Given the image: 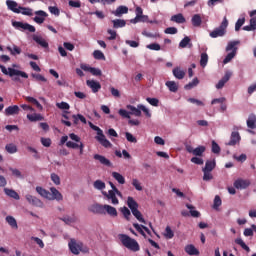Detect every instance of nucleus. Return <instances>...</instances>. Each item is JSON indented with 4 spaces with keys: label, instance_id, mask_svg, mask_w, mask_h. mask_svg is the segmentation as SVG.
Returning <instances> with one entry per match:
<instances>
[{
    "label": "nucleus",
    "instance_id": "nucleus-1",
    "mask_svg": "<svg viewBox=\"0 0 256 256\" xmlns=\"http://www.w3.org/2000/svg\"><path fill=\"white\" fill-rule=\"evenodd\" d=\"M118 239L121 241L122 245L126 247V249H129L130 251H133L134 253H137V251H140L141 247L139 246V242L137 240L127 236V234H119Z\"/></svg>",
    "mask_w": 256,
    "mask_h": 256
},
{
    "label": "nucleus",
    "instance_id": "nucleus-60",
    "mask_svg": "<svg viewBox=\"0 0 256 256\" xmlns=\"http://www.w3.org/2000/svg\"><path fill=\"white\" fill-rule=\"evenodd\" d=\"M93 57H94V59L101 60V59H105V54H103V52H101V50H95L93 52Z\"/></svg>",
    "mask_w": 256,
    "mask_h": 256
},
{
    "label": "nucleus",
    "instance_id": "nucleus-57",
    "mask_svg": "<svg viewBox=\"0 0 256 256\" xmlns=\"http://www.w3.org/2000/svg\"><path fill=\"white\" fill-rule=\"evenodd\" d=\"M243 25H245V18H239L235 24V31H240Z\"/></svg>",
    "mask_w": 256,
    "mask_h": 256
},
{
    "label": "nucleus",
    "instance_id": "nucleus-46",
    "mask_svg": "<svg viewBox=\"0 0 256 256\" xmlns=\"http://www.w3.org/2000/svg\"><path fill=\"white\" fill-rule=\"evenodd\" d=\"M235 243H236V245H240V247H242L244 249V251H247V253H249V251H251V249L249 248V246H247V244H245L243 239L237 238V239H235Z\"/></svg>",
    "mask_w": 256,
    "mask_h": 256
},
{
    "label": "nucleus",
    "instance_id": "nucleus-6",
    "mask_svg": "<svg viewBox=\"0 0 256 256\" xmlns=\"http://www.w3.org/2000/svg\"><path fill=\"white\" fill-rule=\"evenodd\" d=\"M205 146H198L197 148H193L191 145H186V151L188 153H192L195 157H203L205 153Z\"/></svg>",
    "mask_w": 256,
    "mask_h": 256
},
{
    "label": "nucleus",
    "instance_id": "nucleus-2",
    "mask_svg": "<svg viewBox=\"0 0 256 256\" xmlns=\"http://www.w3.org/2000/svg\"><path fill=\"white\" fill-rule=\"evenodd\" d=\"M68 247L73 255H79L81 252L87 253V251H89V249L87 248V246H85V244H83V242L77 241L75 239H70Z\"/></svg>",
    "mask_w": 256,
    "mask_h": 256
},
{
    "label": "nucleus",
    "instance_id": "nucleus-24",
    "mask_svg": "<svg viewBox=\"0 0 256 256\" xmlns=\"http://www.w3.org/2000/svg\"><path fill=\"white\" fill-rule=\"evenodd\" d=\"M4 193L5 195H7L8 197H11V199H15L16 201H19L21 199V197L19 196V193H17L15 190L13 189H9V188H4Z\"/></svg>",
    "mask_w": 256,
    "mask_h": 256
},
{
    "label": "nucleus",
    "instance_id": "nucleus-21",
    "mask_svg": "<svg viewBox=\"0 0 256 256\" xmlns=\"http://www.w3.org/2000/svg\"><path fill=\"white\" fill-rule=\"evenodd\" d=\"M6 5L10 11H13V13H21V10L19 9V4H17V2L13 0H7Z\"/></svg>",
    "mask_w": 256,
    "mask_h": 256
},
{
    "label": "nucleus",
    "instance_id": "nucleus-40",
    "mask_svg": "<svg viewBox=\"0 0 256 256\" xmlns=\"http://www.w3.org/2000/svg\"><path fill=\"white\" fill-rule=\"evenodd\" d=\"M235 55H237V48H234V50L226 55V57L223 60V63L226 65V63H229L232 59L235 58Z\"/></svg>",
    "mask_w": 256,
    "mask_h": 256
},
{
    "label": "nucleus",
    "instance_id": "nucleus-33",
    "mask_svg": "<svg viewBox=\"0 0 256 256\" xmlns=\"http://www.w3.org/2000/svg\"><path fill=\"white\" fill-rule=\"evenodd\" d=\"M25 100L28 102V103H32V105H35L37 107V109H43V105H41V103L38 102L37 99H35L34 97H31V96H26L25 97Z\"/></svg>",
    "mask_w": 256,
    "mask_h": 256
},
{
    "label": "nucleus",
    "instance_id": "nucleus-54",
    "mask_svg": "<svg viewBox=\"0 0 256 256\" xmlns=\"http://www.w3.org/2000/svg\"><path fill=\"white\" fill-rule=\"evenodd\" d=\"M8 51H10L11 55H21V48L14 45L13 48L7 47Z\"/></svg>",
    "mask_w": 256,
    "mask_h": 256
},
{
    "label": "nucleus",
    "instance_id": "nucleus-42",
    "mask_svg": "<svg viewBox=\"0 0 256 256\" xmlns=\"http://www.w3.org/2000/svg\"><path fill=\"white\" fill-rule=\"evenodd\" d=\"M114 29H119L121 27H125L127 25V22L125 20L116 19L112 21Z\"/></svg>",
    "mask_w": 256,
    "mask_h": 256
},
{
    "label": "nucleus",
    "instance_id": "nucleus-45",
    "mask_svg": "<svg viewBox=\"0 0 256 256\" xmlns=\"http://www.w3.org/2000/svg\"><path fill=\"white\" fill-rule=\"evenodd\" d=\"M164 237L165 239H173V237H175V233L173 232L170 226H167L165 228Z\"/></svg>",
    "mask_w": 256,
    "mask_h": 256
},
{
    "label": "nucleus",
    "instance_id": "nucleus-48",
    "mask_svg": "<svg viewBox=\"0 0 256 256\" xmlns=\"http://www.w3.org/2000/svg\"><path fill=\"white\" fill-rule=\"evenodd\" d=\"M5 149H6L7 153H10L11 155H13V153H17V145H15L13 143L7 144L5 146Z\"/></svg>",
    "mask_w": 256,
    "mask_h": 256
},
{
    "label": "nucleus",
    "instance_id": "nucleus-39",
    "mask_svg": "<svg viewBox=\"0 0 256 256\" xmlns=\"http://www.w3.org/2000/svg\"><path fill=\"white\" fill-rule=\"evenodd\" d=\"M112 177L120 184L125 185V177L121 175L119 172H112Z\"/></svg>",
    "mask_w": 256,
    "mask_h": 256
},
{
    "label": "nucleus",
    "instance_id": "nucleus-7",
    "mask_svg": "<svg viewBox=\"0 0 256 256\" xmlns=\"http://www.w3.org/2000/svg\"><path fill=\"white\" fill-rule=\"evenodd\" d=\"M80 68L83 71H88L94 77H101V75H103V72L101 71V69L95 68V67H91L88 64H80Z\"/></svg>",
    "mask_w": 256,
    "mask_h": 256
},
{
    "label": "nucleus",
    "instance_id": "nucleus-19",
    "mask_svg": "<svg viewBox=\"0 0 256 256\" xmlns=\"http://www.w3.org/2000/svg\"><path fill=\"white\" fill-rule=\"evenodd\" d=\"M239 141H241V136L239 135V132L234 131L231 133L230 141L227 143V145L233 147L236 143H239Z\"/></svg>",
    "mask_w": 256,
    "mask_h": 256
},
{
    "label": "nucleus",
    "instance_id": "nucleus-16",
    "mask_svg": "<svg viewBox=\"0 0 256 256\" xmlns=\"http://www.w3.org/2000/svg\"><path fill=\"white\" fill-rule=\"evenodd\" d=\"M96 141L102 145V147H105L106 149H109V147H113V144L107 138L105 137V134H101L100 136H96Z\"/></svg>",
    "mask_w": 256,
    "mask_h": 256
},
{
    "label": "nucleus",
    "instance_id": "nucleus-20",
    "mask_svg": "<svg viewBox=\"0 0 256 256\" xmlns=\"http://www.w3.org/2000/svg\"><path fill=\"white\" fill-rule=\"evenodd\" d=\"M27 119L30 120L31 123H37V121H45V117L40 113L27 114Z\"/></svg>",
    "mask_w": 256,
    "mask_h": 256
},
{
    "label": "nucleus",
    "instance_id": "nucleus-15",
    "mask_svg": "<svg viewBox=\"0 0 256 256\" xmlns=\"http://www.w3.org/2000/svg\"><path fill=\"white\" fill-rule=\"evenodd\" d=\"M86 85L90 87L93 93H99L101 90V83L95 80H87Z\"/></svg>",
    "mask_w": 256,
    "mask_h": 256
},
{
    "label": "nucleus",
    "instance_id": "nucleus-30",
    "mask_svg": "<svg viewBox=\"0 0 256 256\" xmlns=\"http://www.w3.org/2000/svg\"><path fill=\"white\" fill-rule=\"evenodd\" d=\"M172 73L176 79H184L185 78V71L181 70V68H179V67L174 68Z\"/></svg>",
    "mask_w": 256,
    "mask_h": 256
},
{
    "label": "nucleus",
    "instance_id": "nucleus-37",
    "mask_svg": "<svg viewBox=\"0 0 256 256\" xmlns=\"http://www.w3.org/2000/svg\"><path fill=\"white\" fill-rule=\"evenodd\" d=\"M185 251L188 255H199V250L193 246V244L187 245Z\"/></svg>",
    "mask_w": 256,
    "mask_h": 256
},
{
    "label": "nucleus",
    "instance_id": "nucleus-25",
    "mask_svg": "<svg viewBox=\"0 0 256 256\" xmlns=\"http://www.w3.org/2000/svg\"><path fill=\"white\" fill-rule=\"evenodd\" d=\"M33 41L37 43L38 45L42 46L44 49H49V43L43 39L41 36L34 35Z\"/></svg>",
    "mask_w": 256,
    "mask_h": 256
},
{
    "label": "nucleus",
    "instance_id": "nucleus-11",
    "mask_svg": "<svg viewBox=\"0 0 256 256\" xmlns=\"http://www.w3.org/2000/svg\"><path fill=\"white\" fill-rule=\"evenodd\" d=\"M50 198H48L49 201H63V194L57 190L55 187L50 188Z\"/></svg>",
    "mask_w": 256,
    "mask_h": 256
},
{
    "label": "nucleus",
    "instance_id": "nucleus-13",
    "mask_svg": "<svg viewBox=\"0 0 256 256\" xmlns=\"http://www.w3.org/2000/svg\"><path fill=\"white\" fill-rule=\"evenodd\" d=\"M20 111L21 108H19L17 105H12L4 110V114L6 117H11V115H19Z\"/></svg>",
    "mask_w": 256,
    "mask_h": 256
},
{
    "label": "nucleus",
    "instance_id": "nucleus-47",
    "mask_svg": "<svg viewBox=\"0 0 256 256\" xmlns=\"http://www.w3.org/2000/svg\"><path fill=\"white\" fill-rule=\"evenodd\" d=\"M207 63H209V55L207 53H202L200 58L201 67H207Z\"/></svg>",
    "mask_w": 256,
    "mask_h": 256
},
{
    "label": "nucleus",
    "instance_id": "nucleus-36",
    "mask_svg": "<svg viewBox=\"0 0 256 256\" xmlns=\"http://www.w3.org/2000/svg\"><path fill=\"white\" fill-rule=\"evenodd\" d=\"M126 107L128 111H131V115H135V117H141V109H139V107L136 108L133 105H127Z\"/></svg>",
    "mask_w": 256,
    "mask_h": 256
},
{
    "label": "nucleus",
    "instance_id": "nucleus-27",
    "mask_svg": "<svg viewBox=\"0 0 256 256\" xmlns=\"http://www.w3.org/2000/svg\"><path fill=\"white\" fill-rule=\"evenodd\" d=\"M115 17H121V15H125L129 13V8L127 6H119L114 12H112Z\"/></svg>",
    "mask_w": 256,
    "mask_h": 256
},
{
    "label": "nucleus",
    "instance_id": "nucleus-62",
    "mask_svg": "<svg viewBox=\"0 0 256 256\" xmlns=\"http://www.w3.org/2000/svg\"><path fill=\"white\" fill-rule=\"evenodd\" d=\"M132 185L136 189V191H143V186H141V182H139L137 179L132 180Z\"/></svg>",
    "mask_w": 256,
    "mask_h": 256
},
{
    "label": "nucleus",
    "instance_id": "nucleus-34",
    "mask_svg": "<svg viewBox=\"0 0 256 256\" xmlns=\"http://www.w3.org/2000/svg\"><path fill=\"white\" fill-rule=\"evenodd\" d=\"M216 167V163L215 160H207L205 163V167L202 169V171H213V169H215Z\"/></svg>",
    "mask_w": 256,
    "mask_h": 256
},
{
    "label": "nucleus",
    "instance_id": "nucleus-32",
    "mask_svg": "<svg viewBox=\"0 0 256 256\" xmlns=\"http://www.w3.org/2000/svg\"><path fill=\"white\" fill-rule=\"evenodd\" d=\"M170 21H173L174 23H185V16H183V14L179 13V14H176V15H173L170 19Z\"/></svg>",
    "mask_w": 256,
    "mask_h": 256
},
{
    "label": "nucleus",
    "instance_id": "nucleus-28",
    "mask_svg": "<svg viewBox=\"0 0 256 256\" xmlns=\"http://www.w3.org/2000/svg\"><path fill=\"white\" fill-rule=\"evenodd\" d=\"M247 127L248 129H256V115L250 114L247 119Z\"/></svg>",
    "mask_w": 256,
    "mask_h": 256
},
{
    "label": "nucleus",
    "instance_id": "nucleus-49",
    "mask_svg": "<svg viewBox=\"0 0 256 256\" xmlns=\"http://www.w3.org/2000/svg\"><path fill=\"white\" fill-rule=\"evenodd\" d=\"M20 13L31 17L33 15V9L19 6Z\"/></svg>",
    "mask_w": 256,
    "mask_h": 256
},
{
    "label": "nucleus",
    "instance_id": "nucleus-29",
    "mask_svg": "<svg viewBox=\"0 0 256 256\" xmlns=\"http://www.w3.org/2000/svg\"><path fill=\"white\" fill-rule=\"evenodd\" d=\"M166 87H168L171 93H177V91H179V85H177L175 81H167Z\"/></svg>",
    "mask_w": 256,
    "mask_h": 256
},
{
    "label": "nucleus",
    "instance_id": "nucleus-35",
    "mask_svg": "<svg viewBox=\"0 0 256 256\" xmlns=\"http://www.w3.org/2000/svg\"><path fill=\"white\" fill-rule=\"evenodd\" d=\"M6 222L12 229H19V226L17 225V220L13 216H7L6 217Z\"/></svg>",
    "mask_w": 256,
    "mask_h": 256
},
{
    "label": "nucleus",
    "instance_id": "nucleus-31",
    "mask_svg": "<svg viewBox=\"0 0 256 256\" xmlns=\"http://www.w3.org/2000/svg\"><path fill=\"white\" fill-rule=\"evenodd\" d=\"M132 215L135 216V218L137 219V221H139V223H144V225L147 224V221H145V218H143V214H141V211H139V208L132 211Z\"/></svg>",
    "mask_w": 256,
    "mask_h": 256
},
{
    "label": "nucleus",
    "instance_id": "nucleus-55",
    "mask_svg": "<svg viewBox=\"0 0 256 256\" xmlns=\"http://www.w3.org/2000/svg\"><path fill=\"white\" fill-rule=\"evenodd\" d=\"M56 107H58V109H62L64 111H69V109H71V106H69V103H67V102L56 103Z\"/></svg>",
    "mask_w": 256,
    "mask_h": 256
},
{
    "label": "nucleus",
    "instance_id": "nucleus-53",
    "mask_svg": "<svg viewBox=\"0 0 256 256\" xmlns=\"http://www.w3.org/2000/svg\"><path fill=\"white\" fill-rule=\"evenodd\" d=\"M31 77L35 79V81H42V83H47V78L41 74L32 73Z\"/></svg>",
    "mask_w": 256,
    "mask_h": 256
},
{
    "label": "nucleus",
    "instance_id": "nucleus-26",
    "mask_svg": "<svg viewBox=\"0 0 256 256\" xmlns=\"http://www.w3.org/2000/svg\"><path fill=\"white\" fill-rule=\"evenodd\" d=\"M110 215L111 217H117V209L111 205H104V215Z\"/></svg>",
    "mask_w": 256,
    "mask_h": 256
},
{
    "label": "nucleus",
    "instance_id": "nucleus-14",
    "mask_svg": "<svg viewBox=\"0 0 256 256\" xmlns=\"http://www.w3.org/2000/svg\"><path fill=\"white\" fill-rule=\"evenodd\" d=\"M35 15H37L34 17L35 23H38V25L45 23V17H47V12L43 10H38L35 12Z\"/></svg>",
    "mask_w": 256,
    "mask_h": 256
},
{
    "label": "nucleus",
    "instance_id": "nucleus-23",
    "mask_svg": "<svg viewBox=\"0 0 256 256\" xmlns=\"http://www.w3.org/2000/svg\"><path fill=\"white\" fill-rule=\"evenodd\" d=\"M36 193H38V195L41 197H44V199H51V192L41 186L36 187Z\"/></svg>",
    "mask_w": 256,
    "mask_h": 256
},
{
    "label": "nucleus",
    "instance_id": "nucleus-63",
    "mask_svg": "<svg viewBox=\"0 0 256 256\" xmlns=\"http://www.w3.org/2000/svg\"><path fill=\"white\" fill-rule=\"evenodd\" d=\"M147 103H150L152 107H159V99L157 98H146Z\"/></svg>",
    "mask_w": 256,
    "mask_h": 256
},
{
    "label": "nucleus",
    "instance_id": "nucleus-3",
    "mask_svg": "<svg viewBox=\"0 0 256 256\" xmlns=\"http://www.w3.org/2000/svg\"><path fill=\"white\" fill-rule=\"evenodd\" d=\"M227 27H229V20H227V17H224L220 26L210 32V37L212 39H217V37H223L227 33Z\"/></svg>",
    "mask_w": 256,
    "mask_h": 256
},
{
    "label": "nucleus",
    "instance_id": "nucleus-18",
    "mask_svg": "<svg viewBox=\"0 0 256 256\" xmlns=\"http://www.w3.org/2000/svg\"><path fill=\"white\" fill-rule=\"evenodd\" d=\"M231 75H233V73L229 71L226 72L224 77L216 84V89H223L225 87V83H227L229 79H231Z\"/></svg>",
    "mask_w": 256,
    "mask_h": 256
},
{
    "label": "nucleus",
    "instance_id": "nucleus-8",
    "mask_svg": "<svg viewBox=\"0 0 256 256\" xmlns=\"http://www.w3.org/2000/svg\"><path fill=\"white\" fill-rule=\"evenodd\" d=\"M25 199L26 201H28L29 205H32L33 207L43 208V201H41V199L37 198L36 196L26 194Z\"/></svg>",
    "mask_w": 256,
    "mask_h": 256
},
{
    "label": "nucleus",
    "instance_id": "nucleus-4",
    "mask_svg": "<svg viewBox=\"0 0 256 256\" xmlns=\"http://www.w3.org/2000/svg\"><path fill=\"white\" fill-rule=\"evenodd\" d=\"M0 69L4 75H9V77H15V75H18L24 79H29V75L21 70H17L15 68H8L7 70V68L1 64Z\"/></svg>",
    "mask_w": 256,
    "mask_h": 256
},
{
    "label": "nucleus",
    "instance_id": "nucleus-43",
    "mask_svg": "<svg viewBox=\"0 0 256 256\" xmlns=\"http://www.w3.org/2000/svg\"><path fill=\"white\" fill-rule=\"evenodd\" d=\"M134 229H136V231H138V233H140V235H142V237H144V239H147V234H145V231L143 229V227H145V225H139L137 223L133 224Z\"/></svg>",
    "mask_w": 256,
    "mask_h": 256
},
{
    "label": "nucleus",
    "instance_id": "nucleus-17",
    "mask_svg": "<svg viewBox=\"0 0 256 256\" xmlns=\"http://www.w3.org/2000/svg\"><path fill=\"white\" fill-rule=\"evenodd\" d=\"M94 159L95 161H99V163H101V165H104L105 167H111L113 165L111 163V160L100 154H95Z\"/></svg>",
    "mask_w": 256,
    "mask_h": 256
},
{
    "label": "nucleus",
    "instance_id": "nucleus-22",
    "mask_svg": "<svg viewBox=\"0 0 256 256\" xmlns=\"http://www.w3.org/2000/svg\"><path fill=\"white\" fill-rule=\"evenodd\" d=\"M127 205H128L131 212L139 209V203H137V201H135L134 197L129 196L127 198Z\"/></svg>",
    "mask_w": 256,
    "mask_h": 256
},
{
    "label": "nucleus",
    "instance_id": "nucleus-64",
    "mask_svg": "<svg viewBox=\"0 0 256 256\" xmlns=\"http://www.w3.org/2000/svg\"><path fill=\"white\" fill-rule=\"evenodd\" d=\"M203 181H211L213 179V174H211V171H203Z\"/></svg>",
    "mask_w": 256,
    "mask_h": 256
},
{
    "label": "nucleus",
    "instance_id": "nucleus-61",
    "mask_svg": "<svg viewBox=\"0 0 256 256\" xmlns=\"http://www.w3.org/2000/svg\"><path fill=\"white\" fill-rule=\"evenodd\" d=\"M125 137L129 143H137V138L133 136L130 132L125 133Z\"/></svg>",
    "mask_w": 256,
    "mask_h": 256
},
{
    "label": "nucleus",
    "instance_id": "nucleus-38",
    "mask_svg": "<svg viewBox=\"0 0 256 256\" xmlns=\"http://www.w3.org/2000/svg\"><path fill=\"white\" fill-rule=\"evenodd\" d=\"M201 23H203V20L201 19V15L195 14L192 17V25H193V27H201Z\"/></svg>",
    "mask_w": 256,
    "mask_h": 256
},
{
    "label": "nucleus",
    "instance_id": "nucleus-10",
    "mask_svg": "<svg viewBox=\"0 0 256 256\" xmlns=\"http://www.w3.org/2000/svg\"><path fill=\"white\" fill-rule=\"evenodd\" d=\"M102 195H104L108 201H111L112 205H119V199L117 198V192H115V190H109L108 193L103 191Z\"/></svg>",
    "mask_w": 256,
    "mask_h": 256
},
{
    "label": "nucleus",
    "instance_id": "nucleus-50",
    "mask_svg": "<svg viewBox=\"0 0 256 256\" xmlns=\"http://www.w3.org/2000/svg\"><path fill=\"white\" fill-rule=\"evenodd\" d=\"M9 171H11L13 177H17V179H22L23 174H21V171L17 168L9 167Z\"/></svg>",
    "mask_w": 256,
    "mask_h": 256
},
{
    "label": "nucleus",
    "instance_id": "nucleus-56",
    "mask_svg": "<svg viewBox=\"0 0 256 256\" xmlns=\"http://www.w3.org/2000/svg\"><path fill=\"white\" fill-rule=\"evenodd\" d=\"M237 45H239V41L229 42L226 47V51H235V49H237Z\"/></svg>",
    "mask_w": 256,
    "mask_h": 256
},
{
    "label": "nucleus",
    "instance_id": "nucleus-51",
    "mask_svg": "<svg viewBox=\"0 0 256 256\" xmlns=\"http://www.w3.org/2000/svg\"><path fill=\"white\" fill-rule=\"evenodd\" d=\"M189 43H191V38H189V36H185L179 43V47L181 49H185V47H187V45H189Z\"/></svg>",
    "mask_w": 256,
    "mask_h": 256
},
{
    "label": "nucleus",
    "instance_id": "nucleus-9",
    "mask_svg": "<svg viewBox=\"0 0 256 256\" xmlns=\"http://www.w3.org/2000/svg\"><path fill=\"white\" fill-rule=\"evenodd\" d=\"M235 189H247L251 185V181L249 179H242L238 178L237 180L234 181L233 183Z\"/></svg>",
    "mask_w": 256,
    "mask_h": 256
},
{
    "label": "nucleus",
    "instance_id": "nucleus-58",
    "mask_svg": "<svg viewBox=\"0 0 256 256\" xmlns=\"http://www.w3.org/2000/svg\"><path fill=\"white\" fill-rule=\"evenodd\" d=\"M221 205H222L221 197H219V195H216L214 198L213 209H219Z\"/></svg>",
    "mask_w": 256,
    "mask_h": 256
},
{
    "label": "nucleus",
    "instance_id": "nucleus-41",
    "mask_svg": "<svg viewBox=\"0 0 256 256\" xmlns=\"http://www.w3.org/2000/svg\"><path fill=\"white\" fill-rule=\"evenodd\" d=\"M198 85H199V78H194L192 82H189L184 86V89H186V91H189L193 89V87H197Z\"/></svg>",
    "mask_w": 256,
    "mask_h": 256
},
{
    "label": "nucleus",
    "instance_id": "nucleus-59",
    "mask_svg": "<svg viewBox=\"0 0 256 256\" xmlns=\"http://www.w3.org/2000/svg\"><path fill=\"white\" fill-rule=\"evenodd\" d=\"M147 49H150V51H161V45L157 43H152L146 46Z\"/></svg>",
    "mask_w": 256,
    "mask_h": 256
},
{
    "label": "nucleus",
    "instance_id": "nucleus-52",
    "mask_svg": "<svg viewBox=\"0 0 256 256\" xmlns=\"http://www.w3.org/2000/svg\"><path fill=\"white\" fill-rule=\"evenodd\" d=\"M94 189H98V191H103V189H105V182L101 180H96L94 182Z\"/></svg>",
    "mask_w": 256,
    "mask_h": 256
},
{
    "label": "nucleus",
    "instance_id": "nucleus-12",
    "mask_svg": "<svg viewBox=\"0 0 256 256\" xmlns=\"http://www.w3.org/2000/svg\"><path fill=\"white\" fill-rule=\"evenodd\" d=\"M89 211L91 213H95L96 215H105V205L102 204H93L89 207Z\"/></svg>",
    "mask_w": 256,
    "mask_h": 256
},
{
    "label": "nucleus",
    "instance_id": "nucleus-5",
    "mask_svg": "<svg viewBox=\"0 0 256 256\" xmlns=\"http://www.w3.org/2000/svg\"><path fill=\"white\" fill-rule=\"evenodd\" d=\"M12 27H14V29H17L18 31H29V33H35L36 31L35 26L29 23H23L19 21H13Z\"/></svg>",
    "mask_w": 256,
    "mask_h": 256
},
{
    "label": "nucleus",
    "instance_id": "nucleus-44",
    "mask_svg": "<svg viewBox=\"0 0 256 256\" xmlns=\"http://www.w3.org/2000/svg\"><path fill=\"white\" fill-rule=\"evenodd\" d=\"M186 207H187V209H190L191 217H196V218L201 217V213L199 211L193 210V209H195V206L190 205V204H186Z\"/></svg>",
    "mask_w": 256,
    "mask_h": 256
}]
</instances>
